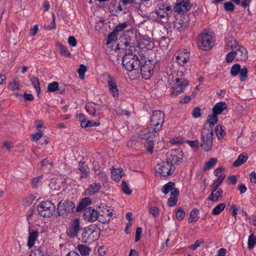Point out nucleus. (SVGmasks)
Here are the masks:
<instances>
[{
    "label": "nucleus",
    "mask_w": 256,
    "mask_h": 256,
    "mask_svg": "<svg viewBox=\"0 0 256 256\" xmlns=\"http://www.w3.org/2000/svg\"><path fill=\"white\" fill-rule=\"evenodd\" d=\"M98 212L94 208L90 207L85 208L84 210L83 217L86 221L90 222H95L98 219Z\"/></svg>",
    "instance_id": "2eb2a0df"
},
{
    "label": "nucleus",
    "mask_w": 256,
    "mask_h": 256,
    "mask_svg": "<svg viewBox=\"0 0 256 256\" xmlns=\"http://www.w3.org/2000/svg\"><path fill=\"white\" fill-rule=\"evenodd\" d=\"M38 30V26L36 25H34L30 30V36H34L36 34Z\"/></svg>",
    "instance_id": "338daca9"
},
{
    "label": "nucleus",
    "mask_w": 256,
    "mask_h": 256,
    "mask_svg": "<svg viewBox=\"0 0 256 256\" xmlns=\"http://www.w3.org/2000/svg\"><path fill=\"white\" fill-rule=\"evenodd\" d=\"M122 64L126 70L130 72L138 68L140 66V60L137 56L129 52L126 54L123 57Z\"/></svg>",
    "instance_id": "20e7f679"
},
{
    "label": "nucleus",
    "mask_w": 256,
    "mask_h": 256,
    "mask_svg": "<svg viewBox=\"0 0 256 256\" xmlns=\"http://www.w3.org/2000/svg\"><path fill=\"white\" fill-rule=\"evenodd\" d=\"M140 64L142 78L146 80L150 79L154 74V66L152 62L150 60L146 61L142 59Z\"/></svg>",
    "instance_id": "1a4fd4ad"
},
{
    "label": "nucleus",
    "mask_w": 256,
    "mask_h": 256,
    "mask_svg": "<svg viewBox=\"0 0 256 256\" xmlns=\"http://www.w3.org/2000/svg\"><path fill=\"white\" fill-rule=\"evenodd\" d=\"M178 198L173 196H170L168 200V205L170 206H174L176 204Z\"/></svg>",
    "instance_id": "13d9d810"
},
{
    "label": "nucleus",
    "mask_w": 256,
    "mask_h": 256,
    "mask_svg": "<svg viewBox=\"0 0 256 256\" xmlns=\"http://www.w3.org/2000/svg\"><path fill=\"white\" fill-rule=\"evenodd\" d=\"M227 108L228 106L225 102H218L212 108V112L216 115L220 114Z\"/></svg>",
    "instance_id": "5701e85b"
},
{
    "label": "nucleus",
    "mask_w": 256,
    "mask_h": 256,
    "mask_svg": "<svg viewBox=\"0 0 256 256\" xmlns=\"http://www.w3.org/2000/svg\"><path fill=\"white\" fill-rule=\"evenodd\" d=\"M222 190L219 188L214 192H211L208 198V200L210 201L216 202L219 200V198L222 197L221 195L222 194Z\"/></svg>",
    "instance_id": "cd10ccee"
},
{
    "label": "nucleus",
    "mask_w": 256,
    "mask_h": 256,
    "mask_svg": "<svg viewBox=\"0 0 256 256\" xmlns=\"http://www.w3.org/2000/svg\"><path fill=\"white\" fill-rule=\"evenodd\" d=\"M198 214V210L197 209H193L190 212V218L188 220V222L192 223L197 221L199 218Z\"/></svg>",
    "instance_id": "7c9ffc66"
},
{
    "label": "nucleus",
    "mask_w": 256,
    "mask_h": 256,
    "mask_svg": "<svg viewBox=\"0 0 256 256\" xmlns=\"http://www.w3.org/2000/svg\"><path fill=\"white\" fill-rule=\"evenodd\" d=\"M200 110L198 108H196L194 109L192 116L194 118H197L200 116Z\"/></svg>",
    "instance_id": "e2e57ef3"
},
{
    "label": "nucleus",
    "mask_w": 256,
    "mask_h": 256,
    "mask_svg": "<svg viewBox=\"0 0 256 256\" xmlns=\"http://www.w3.org/2000/svg\"><path fill=\"white\" fill-rule=\"evenodd\" d=\"M86 71V67L84 65L81 64L78 70V74L79 76L81 79H84V73Z\"/></svg>",
    "instance_id": "a18cd8bd"
},
{
    "label": "nucleus",
    "mask_w": 256,
    "mask_h": 256,
    "mask_svg": "<svg viewBox=\"0 0 256 256\" xmlns=\"http://www.w3.org/2000/svg\"><path fill=\"white\" fill-rule=\"evenodd\" d=\"M10 88L13 90H18L20 88V83L17 79H14L9 84Z\"/></svg>",
    "instance_id": "c03bdc74"
},
{
    "label": "nucleus",
    "mask_w": 256,
    "mask_h": 256,
    "mask_svg": "<svg viewBox=\"0 0 256 256\" xmlns=\"http://www.w3.org/2000/svg\"><path fill=\"white\" fill-rule=\"evenodd\" d=\"M60 52L61 55H62L66 57H70V52L67 47L62 45L58 44V45Z\"/></svg>",
    "instance_id": "c9c22d12"
},
{
    "label": "nucleus",
    "mask_w": 256,
    "mask_h": 256,
    "mask_svg": "<svg viewBox=\"0 0 256 256\" xmlns=\"http://www.w3.org/2000/svg\"><path fill=\"white\" fill-rule=\"evenodd\" d=\"M174 184L172 182H168L162 187V191L165 194H168L170 191H172L174 188Z\"/></svg>",
    "instance_id": "e433bc0d"
},
{
    "label": "nucleus",
    "mask_w": 256,
    "mask_h": 256,
    "mask_svg": "<svg viewBox=\"0 0 256 256\" xmlns=\"http://www.w3.org/2000/svg\"><path fill=\"white\" fill-rule=\"evenodd\" d=\"M217 115L212 112L211 116H209L207 118V122L204 125V128L207 129H213L214 126L218 122Z\"/></svg>",
    "instance_id": "aec40b11"
},
{
    "label": "nucleus",
    "mask_w": 256,
    "mask_h": 256,
    "mask_svg": "<svg viewBox=\"0 0 256 256\" xmlns=\"http://www.w3.org/2000/svg\"><path fill=\"white\" fill-rule=\"evenodd\" d=\"M87 112L92 116L100 115L101 113V106L99 104L94 102L88 103L86 106Z\"/></svg>",
    "instance_id": "dca6fc26"
},
{
    "label": "nucleus",
    "mask_w": 256,
    "mask_h": 256,
    "mask_svg": "<svg viewBox=\"0 0 256 256\" xmlns=\"http://www.w3.org/2000/svg\"><path fill=\"white\" fill-rule=\"evenodd\" d=\"M248 157L246 154H240L237 160L234 162V166H238L244 163L247 160Z\"/></svg>",
    "instance_id": "473e14b6"
},
{
    "label": "nucleus",
    "mask_w": 256,
    "mask_h": 256,
    "mask_svg": "<svg viewBox=\"0 0 256 256\" xmlns=\"http://www.w3.org/2000/svg\"><path fill=\"white\" fill-rule=\"evenodd\" d=\"M114 10L116 12H121L126 8V6L124 4L121 0H116L112 4Z\"/></svg>",
    "instance_id": "a878e982"
},
{
    "label": "nucleus",
    "mask_w": 256,
    "mask_h": 256,
    "mask_svg": "<svg viewBox=\"0 0 256 256\" xmlns=\"http://www.w3.org/2000/svg\"><path fill=\"white\" fill-rule=\"evenodd\" d=\"M44 122L42 120H36L35 124L36 125V128L38 130V132L41 131V128L42 127Z\"/></svg>",
    "instance_id": "69168bd1"
},
{
    "label": "nucleus",
    "mask_w": 256,
    "mask_h": 256,
    "mask_svg": "<svg viewBox=\"0 0 256 256\" xmlns=\"http://www.w3.org/2000/svg\"><path fill=\"white\" fill-rule=\"evenodd\" d=\"M34 88L36 90L37 94L39 95L40 92V82L38 78L33 76L30 78Z\"/></svg>",
    "instance_id": "c756f323"
},
{
    "label": "nucleus",
    "mask_w": 256,
    "mask_h": 256,
    "mask_svg": "<svg viewBox=\"0 0 256 256\" xmlns=\"http://www.w3.org/2000/svg\"><path fill=\"white\" fill-rule=\"evenodd\" d=\"M122 192L126 194H130L132 192V190L128 186L127 183L124 181L122 182Z\"/></svg>",
    "instance_id": "09e8293b"
},
{
    "label": "nucleus",
    "mask_w": 256,
    "mask_h": 256,
    "mask_svg": "<svg viewBox=\"0 0 256 256\" xmlns=\"http://www.w3.org/2000/svg\"><path fill=\"white\" fill-rule=\"evenodd\" d=\"M150 126L160 130L164 120V114L160 110H154L150 117Z\"/></svg>",
    "instance_id": "0eeeda50"
},
{
    "label": "nucleus",
    "mask_w": 256,
    "mask_h": 256,
    "mask_svg": "<svg viewBox=\"0 0 256 256\" xmlns=\"http://www.w3.org/2000/svg\"><path fill=\"white\" fill-rule=\"evenodd\" d=\"M40 215L44 218H50L55 212L56 206L50 201L41 202L37 206Z\"/></svg>",
    "instance_id": "423d86ee"
},
{
    "label": "nucleus",
    "mask_w": 256,
    "mask_h": 256,
    "mask_svg": "<svg viewBox=\"0 0 256 256\" xmlns=\"http://www.w3.org/2000/svg\"><path fill=\"white\" fill-rule=\"evenodd\" d=\"M97 176L100 180L102 182H107L108 178L105 172H100L98 174Z\"/></svg>",
    "instance_id": "6e6d98bb"
},
{
    "label": "nucleus",
    "mask_w": 256,
    "mask_h": 256,
    "mask_svg": "<svg viewBox=\"0 0 256 256\" xmlns=\"http://www.w3.org/2000/svg\"><path fill=\"white\" fill-rule=\"evenodd\" d=\"M215 132L217 136L218 139H221L224 138L226 134V132L222 128L220 124H218L215 128Z\"/></svg>",
    "instance_id": "f704fd0d"
},
{
    "label": "nucleus",
    "mask_w": 256,
    "mask_h": 256,
    "mask_svg": "<svg viewBox=\"0 0 256 256\" xmlns=\"http://www.w3.org/2000/svg\"><path fill=\"white\" fill-rule=\"evenodd\" d=\"M74 206V204L69 201H60L58 205L57 212L59 216L64 217L68 214L72 212Z\"/></svg>",
    "instance_id": "9d476101"
},
{
    "label": "nucleus",
    "mask_w": 256,
    "mask_h": 256,
    "mask_svg": "<svg viewBox=\"0 0 256 256\" xmlns=\"http://www.w3.org/2000/svg\"><path fill=\"white\" fill-rule=\"evenodd\" d=\"M184 74L182 71H178L176 76H172L170 81L172 90L171 96L176 97L184 92L188 84V81L184 78Z\"/></svg>",
    "instance_id": "f257e3e1"
},
{
    "label": "nucleus",
    "mask_w": 256,
    "mask_h": 256,
    "mask_svg": "<svg viewBox=\"0 0 256 256\" xmlns=\"http://www.w3.org/2000/svg\"><path fill=\"white\" fill-rule=\"evenodd\" d=\"M80 230V220L78 218H76L70 222L67 233L69 236L74 238L78 236Z\"/></svg>",
    "instance_id": "ddd939ff"
},
{
    "label": "nucleus",
    "mask_w": 256,
    "mask_h": 256,
    "mask_svg": "<svg viewBox=\"0 0 256 256\" xmlns=\"http://www.w3.org/2000/svg\"><path fill=\"white\" fill-rule=\"evenodd\" d=\"M190 54L184 50L182 52H180L176 56V58L178 65L184 66H185L188 60H189Z\"/></svg>",
    "instance_id": "a211bd4d"
},
{
    "label": "nucleus",
    "mask_w": 256,
    "mask_h": 256,
    "mask_svg": "<svg viewBox=\"0 0 256 256\" xmlns=\"http://www.w3.org/2000/svg\"><path fill=\"white\" fill-rule=\"evenodd\" d=\"M98 238L99 232L98 231L87 227L84 230L81 238L84 242L91 244Z\"/></svg>",
    "instance_id": "9b49d317"
},
{
    "label": "nucleus",
    "mask_w": 256,
    "mask_h": 256,
    "mask_svg": "<svg viewBox=\"0 0 256 256\" xmlns=\"http://www.w3.org/2000/svg\"><path fill=\"white\" fill-rule=\"evenodd\" d=\"M150 212L155 217L159 215V210L156 207H152L150 208Z\"/></svg>",
    "instance_id": "bf43d9fd"
},
{
    "label": "nucleus",
    "mask_w": 256,
    "mask_h": 256,
    "mask_svg": "<svg viewBox=\"0 0 256 256\" xmlns=\"http://www.w3.org/2000/svg\"><path fill=\"white\" fill-rule=\"evenodd\" d=\"M155 12L157 16L160 17V18H165L166 16L167 15V13H166L164 10L160 8H156Z\"/></svg>",
    "instance_id": "603ef678"
},
{
    "label": "nucleus",
    "mask_w": 256,
    "mask_h": 256,
    "mask_svg": "<svg viewBox=\"0 0 256 256\" xmlns=\"http://www.w3.org/2000/svg\"><path fill=\"white\" fill-rule=\"evenodd\" d=\"M100 124L99 122H96L93 120H82L81 122V126L82 128L91 127L92 126H98Z\"/></svg>",
    "instance_id": "72a5a7b5"
},
{
    "label": "nucleus",
    "mask_w": 256,
    "mask_h": 256,
    "mask_svg": "<svg viewBox=\"0 0 256 256\" xmlns=\"http://www.w3.org/2000/svg\"><path fill=\"white\" fill-rule=\"evenodd\" d=\"M92 202L91 200L88 198H84L76 208V210L78 212L82 211L86 208V206Z\"/></svg>",
    "instance_id": "c85d7f7f"
},
{
    "label": "nucleus",
    "mask_w": 256,
    "mask_h": 256,
    "mask_svg": "<svg viewBox=\"0 0 256 256\" xmlns=\"http://www.w3.org/2000/svg\"><path fill=\"white\" fill-rule=\"evenodd\" d=\"M128 26V22H123V23H122V24H118V26H116L115 27L114 31V32H116V34H118L120 32H121L122 30H124Z\"/></svg>",
    "instance_id": "ea45409f"
},
{
    "label": "nucleus",
    "mask_w": 256,
    "mask_h": 256,
    "mask_svg": "<svg viewBox=\"0 0 256 256\" xmlns=\"http://www.w3.org/2000/svg\"><path fill=\"white\" fill-rule=\"evenodd\" d=\"M58 83L56 82H53L48 86V92H54L58 89Z\"/></svg>",
    "instance_id": "79ce46f5"
},
{
    "label": "nucleus",
    "mask_w": 256,
    "mask_h": 256,
    "mask_svg": "<svg viewBox=\"0 0 256 256\" xmlns=\"http://www.w3.org/2000/svg\"><path fill=\"white\" fill-rule=\"evenodd\" d=\"M77 249L82 256H88L89 255L91 249L88 246L79 244L77 246Z\"/></svg>",
    "instance_id": "bb28decb"
},
{
    "label": "nucleus",
    "mask_w": 256,
    "mask_h": 256,
    "mask_svg": "<svg viewBox=\"0 0 256 256\" xmlns=\"http://www.w3.org/2000/svg\"><path fill=\"white\" fill-rule=\"evenodd\" d=\"M34 256H44V252L40 248L34 250Z\"/></svg>",
    "instance_id": "774afa93"
},
{
    "label": "nucleus",
    "mask_w": 256,
    "mask_h": 256,
    "mask_svg": "<svg viewBox=\"0 0 256 256\" xmlns=\"http://www.w3.org/2000/svg\"><path fill=\"white\" fill-rule=\"evenodd\" d=\"M123 175L124 172L122 169L113 168L112 170V178L116 181L120 180Z\"/></svg>",
    "instance_id": "393cba45"
},
{
    "label": "nucleus",
    "mask_w": 256,
    "mask_h": 256,
    "mask_svg": "<svg viewBox=\"0 0 256 256\" xmlns=\"http://www.w3.org/2000/svg\"><path fill=\"white\" fill-rule=\"evenodd\" d=\"M256 244V237L253 234H251L248 238V246L249 248H252Z\"/></svg>",
    "instance_id": "37998d69"
},
{
    "label": "nucleus",
    "mask_w": 256,
    "mask_h": 256,
    "mask_svg": "<svg viewBox=\"0 0 256 256\" xmlns=\"http://www.w3.org/2000/svg\"><path fill=\"white\" fill-rule=\"evenodd\" d=\"M3 144L8 150H11L14 148V144L12 142L5 141L4 142Z\"/></svg>",
    "instance_id": "680f3d73"
},
{
    "label": "nucleus",
    "mask_w": 256,
    "mask_h": 256,
    "mask_svg": "<svg viewBox=\"0 0 256 256\" xmlns=\"http://www.w3.org/2000/svg\"><path fill=\"white\" fill-rule=\"evenodd\" d=\"M148 152L152 154L154 148V141L152 140H148L145 144Z\"/></svg>",
    "instance_id": "8fccbe9b"
},
{
    "label": "nucleus",
    "mask_w": 256,
    "mask_h": 256,
    "mask_svg": "<svg viewBox=\"0 0 256 256\" xmlns=\"http://www.w3.org/2000/svg\"><path fill=\"white\" fill-rule=\"evenodd\" d=\"M225 204L224 203L220 204L215 206L212 210V214L214 215H218L220 213V212L224 210L225 208Z\"/></svg>",
    "instance_id": "4c0bfd02"
},
{
    "label": "nucleus",
    "mask_w": 256,
    "mask_h": 256,
    "mask_svg": "<svg viewBox=\"0 0 256 256\" xmlns=\"http://www.w3.org/2000/svg\"><path fill=\"white\" fill-rule=\"evenodd\" d=\"M191 8L190 0H180L174 7V10L178 14H183L188 12Z\"/></svg>",
    "instance_id": "f8f14e48"
},
{
    "label": "nucleus",
    "mask_w": 256,
    "mask_h": 256,
    "mask_svg": "<svg viewBox=\"0 0 256 256\" xmlns=\"http://www.w3.org/2000/svg\"><path fill=\"white\" fill-rule=\"evenodd\" d=\"M185 216V212L181 208L178 209L176 213V217L178 220H182Z\"/></svg>",
    "instance_id": "3c124183"
},
{
    "label": "nucleus",
    "mask_w": 256,
    "mask_h": 256,
    "mask_svg": "<svg viewBox=\"0 0 256 256\" xmlns=\"http://www.w3.org/2000/svg\"><path fill=\"white\" fill-rule=\"evenodd\" d=\"M183 154L182 152H179L177 155L172 152H168L166 154L167 162L172 166H174L175 164H178L182 158Z\"/></svg>",
    "instance_id": "6ab92c4d"
},
{
    "label": "nucleus",
    "mask_w": 256,
    "mask_h": 256,
    "mask_svg": "<svg viewBox=\"0 0 256 256\" xmlns=\"http://www.w3.org/2000/svg\"><path fill=\"white\" fill-rule=\"evenodd\" d=\"M248 71L246 67H243L240 69L239 74L241 82H244L246 80L248 76Z\"/></svg>",
    "instance_id": "a19ab883"
},
{
    "label": "nucleus",
    "mask_w": 256,
    "mask_h": 256,
    "mask_svg": "<svg viewBox=\"0 0 256 256\" xmlns=\"http://www.w3.org/2000/svg\"><path fill=\"white\" fill-rule=\"evenodd\" d=\"M38 233L36 230H34L31 232H29L28 246L29 248H32L35 242L38 237Z\"/></svg>",
    "instance_id": "b1692460"
},
{
    "label": "nucleus",
    "mask_w": 256,
    "mask_h": 256,
    "mask_svg": "<svg viewBox=\"0 0 256 256\" xmlns=\"http://www.w3.org/2000/svg\"><path fill=\"white\" fill-rule=\"evenodd\" d=\"M214 130L202 128L201 131L200 146L203 149L208 152L212 146Z\"/></svg>",
    "instance_id": "7ed1b4c3"
},
{
    "label": "nucleus",
    "mask_w": 256,
    "mask_h": 256,
    "mask_svg": "<svg viewBox=\"0 0 256 256\" xmlns=\"http://www.w3.org/2000/svg\"><path fill=\"white\" fill-rule=\"evenodd\" d=\"M108 251V248L106 246H102L98 248V252L100 256L104 255Z\"/></svg>",
    "instance_id": "0e129e2a"
},
{
    "label": "nucleus",
    "mask_w": 256,
    "mask_h": 256,
    "mask_svg": "<svg viewBox=\"0 0 256 256\" xmlns=\"http://www.w3.org/2000/svg\"><path fill=\"white\" fill-rule=\"evenodd\" d=\"M232 51L228 53V54L226 56V60L228 63H230L232 62L234 58L236 59V56L234 51L233 50V48H231Z\"/></svg>",
    "instance_id": "de8ad7c7"
},
{
    "label": "nucleus",
    "mask_w": 256,
    "mask_h": 256,
    "mask_svg": "<svg viewBox=\"0 0 256 256\" xmlns=\"http://www.w3.org/2000/svg\"><path fill=\"white\" fill-rule=\"evenodd\" d=\"M68 43L71 46L74 47L76 46L77 42L76 38L73 36H70L68 39Z\"/></svg>",
    "instance_id": "052dcab7"
},
{
    "label": "nucleus",
    "mask_w": 256,
    "mask_h": 256,
    "mask_svg": "<svg viewBox=\"0 0 256 256\" xmlns=\"http://www.w3.org/2000/svg\"><path fill=\"white\" fill-rule=\"evenodd\" d=\"M227 47L233 48L236 56V60L238 61H244L248 58V52L246 48L243 46L239 45L236 41L228 42L226 44Z\"/></svg>",
    "instance_id": "39448f33"
},
{
    "label": "nucleus",
    "mask_w": 256,
    "mask_h": 256,
    "mask_svg": "<svg viewBox=\"0 0 256 256\" xmlns=\"http://www.w3.org/2000/svg\"><path fill=\"white\" fill-rule=\"evenodd\" d=\"M118 35V34L114 32V31L112 34H110L106 42V44L108 45L112 42L116 41L117 40Z\"/></svg>",
    "instance_id": "49530a36"
},
{
    "label": "nucleus",
    "mask_w": 256,
    "mask_h": 256,
    "mask_svg": "<svg viewBox=\"0 0 256 256\" xmlns=\"http://www.w3.org/2000/svg\"><path fill=\"white\" fill-rule=\"evenodd\" d=\"M42 135L43 133L42 132H38L32 134V139L34 142H37L42 136Z\"/></svg>",
    "instance_id": "864d4df0"
},
{
    "label": "nucleus",
    "mask_w": 256,
    "mask_h": 256,
    "mask_svg": "<svg viewBox=\"0 0 256 256\" xmlns=\"http://www.w3.org/2000/svg\"><path fill=\"white\" fill-rule=\"evenodd\" d=\"M217 162V159L214 158H212L210 159L209 160L206 162L204 167L203 170L206 171L210 169L214 166L215 165Z\"/></svg>",
    "instance_id": "2f4dec72"
},
{
    "label": "nucleus",
    "mask_w": 256,
    "mask_h": 256,
    "mask_svg": "<svg viewBox=\"0 0 256 256\" xmlns=\"http://www.w3.org/2000/svg\"><path fill=\"white\" fill-rule=\"evenodd\" d=\"M158 131V130H155L154 128L150 125L148 128L140 131L138 134V136L142 139L148 140L154 136Z\"/></svg>",
    "instance_id": "f3484780"
},
{
    "label": "nucleus",
    "mask_w": 256,
    "mask_h": 256,
    "mask_svg": "<svg viewBox=\"0 0 256 256\" xmlns=\"http://www.w3.org/2000/svg\"><path fill=\"white\" fill-rule=\"evenodd\" d=\"M214 174L217 177H219V176H226V174L224 173V168H220L216 169L214 171Z\"/></svg>",
    "instance_id": "4d7b16f0"
},
{
    "label": "nucleus",
    "mask_w": 256,
    "mask_h": 256,
    "mask_svg": "<svg viewBox=\"0 0 256 256\" xmlns=\"http://www.w3.org/2000/svg\"><path fill=\"white\" fill-rule=\"evenodd\" d=\"M215 42L214 34L208 30H205L197 38V46L201 50L208 51L210 50Z\"/></svg>",
    "instance_id": "f03ea898"
},
{
    "label": "nucleus",
    "mask_w": 256,
    "mask_h": 256,
    "mask_svg": "<svg viewBox=\"0 0 256 256\" xmlns=\"http://www.w3.org/2000/svg\"><path fill=\"white\" fill-rule=\"evenodd\" d=\"M102 186L100 184L94 183L91 184L86 190L84 193L86 196H91L98 192Z\"/></svg>",
    "instance_id": "412c9836"
},
{
    "label": "nucleus",
    "mask_w": 256,
    "mask_h": 256,
    "mask_svg": "<svg viewBox=\"0 0 256 256\" xmlns=\"http://www.w3.org/2000/svg\"><path fill=\"white\" fill-rule=\"evenodd\" d=\"M107 83L110 94L115 99L118 98L119 90L114 79L110 74L108 76Z\"/></svg>",
    "instance_id": "4468645a"
},
{
    "label": "nucleus",
    "mask_w": 256,
    "mask_h": 256,
    "mask_svg": "<svg viewBox=\"0 0 256 256\" xmlns=\"http://www.w3.org/2000/svg\"><path fill=\"white\" fill-rule=\"evenodd\" d=\"M78 170L80 172V178H86L90 173L89 168L84 162H80L78 163Z\"/></svg>",
    "instance_id": "4be33fe9"
},
{
    "label": "nucleus",
    "mask_w": 256,
    "mask_h": 256,
    "mask_svg": "<svg viewBox=\"0 0 256 256\" xmlns=\"http://www.w3.org/2000/svg\"><path fill=\"white\" fill-rule=\"evenodd\" d=\"M234 5L230 2H226L224 4V8L226 11L232 12L234 10Z\"/></svg>",
    "instance_id": "5fc2aeb1"
},
{
    "label": "nucleus",
    "mask_w": 256,
    "mask_h": 256,
    "mask_svg": "<svg viewBox=\"0 0 256 256\" xmlns=\"http://www.w3.org/2000/svg\"><path fill=\"white\" fill-rule=\"evenodd\" d=\"M156 171L160 176H168L172 174L174 170L175 167L167 162H162L158 164L155 167Z\"/></svg>",
    "instance_id": "6e6552de"
},
{
    "label": "nucleus",
    "mask_w": 256,
    "mask_h": 256,
    "mask_svg": "<svg viewBox=\"0 0 256 256\" xmlns=\"http://www.w3.org/2000/svg\"><path fill=\"white\" fill-rule=\"evenodd\" d=\"M240 66L239 64H234L230 70V74L232 76H236L240 70Z\"/></svg>",
    "instance_id": "58836bf2"
}]
</instances>
